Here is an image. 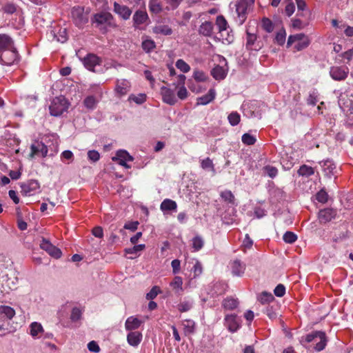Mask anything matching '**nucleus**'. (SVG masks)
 Listing matches in <instances>:
<instances>
[{
  "mask_svg": "<svg viewBox=\"0 0 353 353\" xmlns=\"http://www.w3.org/2000/svg\"><path fill=\"white\" fill-rule=\"evenodd\" d=\"M305 341L307 343H313L314 350L317 352L323 350L327 345V337L325 333L322 331H314L305 337Z\"/></svg>",
  "mask_w": 353,
  "mask_h": 353,
  "instance_id": "f257e3e1",
  "label": "nucleus"
},
{
  "mask_svg": "<svg viewBox=\"0 0 353 353\" xmlns=\"http://www.w3.org/2000/svg\"><path fill=\"white\" fill-rule=\"evenodd\" d=\"M69 103L64 97H57L53 99L49 106L50 113L52 116L59 117L67 111Z\"/></svg>",
  "mask_w": 353,
  "mask_h": 353,
  "instance_id": "f03ea898",
  "label": "nucleus"
},
{
  "mask_svg": "<svg viewBox=\"0 0 353 353\" xmlns=\"http://www.w3.org/2000/svg\"><path fill=\"white\" fill-rule=\"evenodd\" d=\"M310 43L309 37L302 33L290 35L288 37L287 47L294 44V48L296 51H301L306 48Z\"/></svg>",
  "mask_w": 353,
  "mask_h": 353,
  "instance_id": "7ed1b4c3",
  "label": "nucleus"
},
{
  "mask_svg": "<svg viewBox=\"0 0 353 353\" xmlns=\"http://www.w3.org/2000/svg\"><path fill=\"white\" fill-rule=\"evenodd\" d=\"M84 66L89 70L94 72H103L105 69L102 66V60L95 54L87 55L83 61ZM109 67L105 68L108 69Z\"/></svg>",
  "mask_w": 353,
  "mask_h": 353,
  "instance_id": "20e7f679",
  "label": "nucleus"
},
{
  "mask_svg": "<svg viewBox=\"0 0 353 353\" xmlns=\"http://www.w3.org/2000/svg\"><path fill=\"white\" fill-rule=\"evenodd\" d=\"M216 24L219 32V39L221 40L223 43H231L233 40V35L229 33L228 26L225 19L221 15L218 16Z\"/></svg>",
  "mask_w": 353,
  "mask_h": 353,
  "instance_id": "39448f33",
  "label": "nucleus"
},
{
  "mask_svg": "<svg viewBox=\"0 0 353 353\" xmlns=\"http://www.w3.org/2000/svg\"><path fill=\"white\" fill-rule=\"evenodd\" d=\"M72 19L78 27H81L88 21V13L85 12L84 8L81 6L74 7L71 11Z\"/></svg>",
  "mask_w": 353,
  "mask_h": 353,
  "instance_id": "423d86ee",
  "label": "nucleus"
},
{
  "mask_svg": "<svg viewBox=\"0 0 353 353\" xmlns=\"http://www.w3.org/2000/svg\"><path fill=\"white\" fill-rule=\"evenodd\" d=\"M253 4L249 0H238L236 3V12L240 25L243 24L246 19L248 9Z\"/></svg>",
  "mask_w": 353,
  "mask_h": 353,
  "instance_id": "0eeeda50",
  "label": "nucleus"
},
{
  "mask_svg": "<svg viewBox=\"0 0 353 353\" xmlns=\"http://www.w3.org/2000/svg\"><path fill=\"white\" fill-rule=\"evenodd\" d=\"M93 22L96 23L97 26L105 25L108 27L116 26L112 15L110 12H103L94 14Z\"/></svg>",
  "mask_w": 353,
  "mask_h": 353,
  "instance_id": "6e6552de",
  "label": "nucleus"
},
{
  "mask_svg": "<svg viewBox=\"0 0 353 353\" xmlns=\"http://www.w3.org/2000/svg\"><path fill=\"white\" fill-rule=\"evenodd\" d=\"M21 194L30 196L34 195L39 191L40 185L36 180H30L21 185Z\"/></svg>",
  "mask_w": 353,
  "mask_h": 353,
  "instance_id": "1a4fd4ad",
  "label": "nucleus"
},
{
  "mask_svg": "<svg viewBox=\"0 0 353 353\" xmlns=\"http://www.w3.org/2000/svg\"><path fill=\"white\" fill-rule=\"evenodd\" d=\"M349 74V69L346 66H332L330 69V75L334 81H343Z\"/></svg>",
  "mask_w": 353,
  "mask_h": 353,
  "instance_id": "9d476101",
  "label": "nucleus"
},
{
  "mask_svg": "<svg viewBox=\"0 0 353 353\" xmlns=\"http://www.w3.org/2000/svg\"><path fill=\"white\" fill-rule=\"evenodd\" d=\"M177 79V83H174L173 85L177 89L178 98L184 100L188 97V92L185 86L186 77L184 74H179Z\"/></svg>",
  "mask_w": 353,
  "mask_h": 353,
  "instance_id": "9b49d317",
  "label": "nucleus"
},
{
  "mask_svg": "<svg viewBox=\"0 0 353 353\" xmlns=\"http://www.w3.org/2000/svg\"><path fill=\"white\" fill-rule=\"evenodd\" d=\"M112 160L118 162L119 165L125 168H130V165L128 164V162L132 161L133 157L127 151L121 150L117 152L116 155L112 158Z\"/></svg>",
  "mask_w": 353,
  "mask_h": 353,
  "instance_id": "f8f14e48",
  "label": "nucleus"
},
{
  "mask_svg": "<svg viewBox=\"0 0 353 353\" xmlns=\"http://www.w3.org/2000/svg\"><path fill=\"white\" fill-rule=\"evenodd\" d=\"M40 248L55 259H59L61 256L62 253L61 250L53 245L49 241L45 239H43L41 241Z\"/></svg>",
  "mask_w": 353,
  "mask_h": 353,
  "instance_id": "ddd939ff",
  "label": "nucleus"
},
{
  "mask_svg": "<svg viewBox=\"0 0 353 353\" xmlns=\"http://www.w3.org/2000/svg\"><path fill=\"white\" fill-rule=\"evenodd\" d=\"M161 94L164 103L170 105H174L176 103L177 99L175 97L174 92L170 88L162 86L161 88Z\"/></svg>",
  "mask_w": 353,
  "mask_h": 353,
  "instance_id": "4468645a",
  "label": "nucleus"
},
{
  "mask_svg": "<svg viewBox=\"0 0 353 353\" xmlns=\"http://www.w3.org/2000/svg\"><path fill=\"white\" fill-rule=\"evenodd\" d=\"M17 59V52L14 48L3 52L0 56V62L2 64L10 65Z\"/></svg>",
  "mask_w": 353,
  "mask_h": 353,
  "instance_id": "2eb2a0df",
  "label": "nucleus"
},
{
  "mask_svg": "<svg viewBox=\"0 0 353 353\" xmlns=\"http://www.w3.org/2000/svg\"><path fill=\"white\" fill-rule=\"evenodd\" d=\"M31 153L30 157L33 158L35 156L45 157L48 152L47 146L42 142L36 141L31 145Z\"/></svg>",
  "mask_w": 353,
  "mask_h": 353,
  "instance_id": "dca6fc26",
  "label": "nucleus"
},
{
  "mask_svg": "<svg viewBox=\"0 0 353 353\" xmlns=\"http://www.w3.org/2000/svg\"><path fill=\"white\" fill-rule=\"evenodd\" d=\"M148 15L145 11L138 10L133 15L134 26L136 28L143 29L141 26H146L148 24Z\"/></svg>",
  "mask_w": 353,
  "mask_h": 353,
  "instance_id": "f3484780",
  "label": "nucleus"
},
{
  "mask_svg": "<svg viewBox=\"0 0 353 353\" xmlns=\"http://www.w3.org/2000/svg\"><path fill=\"white\" fill-rule=\"evenodd\" d=\"M130 83L126 79H118L116 81L114 91L119 97L125 95L130 90Z\"/></svg>",
  "mask_w": 353,
  "mask_h": 353,
  "instance_id": "a211bd4d",
  "label": "nucleus"
},
{
  "mask_svg": "<svg viewBox=\"0 0 353 353\" xmlns=\"http://www.w3.org/2000/svg\"><path fill=\"white\" fill-rule=\"evenodd\" d=\"M339 104L343 111H350L353 113V95L341 94L339 99Z\"/></svg>",
  "mask_w": 353,
  "mask_h": 353,
  "instance_id": "6ab92c4d",
  "label": "nucleus"
},
{
  "mask_svg": "<svg viewBox=\"0 0 353 353\" xmlns=\"http://www.w3.org/2000/svg\"><path fill=\"white\" fill-rule=\"evenodd\" d=\"M50 35L61 43H65L68 40L67 29L65 28L54 27L50 31Z\"/></svg>",
  "mask_w": 353,
  "mask_h": 353,
  "instance_id": "aec40b11",
  "label": "nucleus"
},
{
  "mask_svg": "<svg viewBox=\"0 0 353 353\" xmlns=\"http://www.w3.org/2000/svg\"><path fill=\"white\" fill-rule=\"evenodd\" d=\"M225 325L228 327V330L232 332H236L240 327V320L237 318L236 315H227L225 318Z\"/></svg>",
  "mask_w": 353,
  "mask_h": 353,
  "instance_id": "412c9836",
  "label": "nucleus"
},
{
  "mask_svg": "<svg viewBox=\"0 0 353 353\" xmlns=\"http://www.w3.org/2000/svg\"><path fill=\"white\" fill-rule=\"evenodd\" d=\"M114 11L124 20L128 19L132 14V11L128 7L120 5L117 2L114 3Z\"/></svg>",
  "mask_w": 353,
  "mask_h": 353,
  "instance_id": "4be33fe9",
  "label": "nucleus"
},
{
  "mask_svg": "<svg viewBox=\"0 0 353 353\" xmlns=\"http://www.w3.org/2000/svg\"><path fill=\"white\" fill-rule=\"evenodd\" d=\"M336 216V212L331 208H326L319 211V220L321 223H325L330 221Z\"/></svg>",
  "mask_w": 353,
  "mask_h": 353,
  "instance_id": "5701e85b",
  "label": "nucleus"
},
{
  "mask_svg": "<svg viewBox=\"0 0 353 353\" xmlns=\"http://www.w3.org/2000/svg\"><path fill=\"white\" fill-rule=\"evenodd\" d=\"M160 209L163 214H166L168 212H176L177 204L172 199H165L161 202Z\"/></svg>",
  "mask_w": 353,
  "mask_h": 353,
  "instance_id": "b1692460",
  "label": "nucleus"
},
{
  "mask_svg": "<svg viewBox=\"0 0 353 353\" xmlns=\"http://www.w3.org/2000/svg\"><path fill=\"white\" fill-rule=\"evenodd\" d=\"M216 97V91L214 88L210 89L208 94L197 98V105H205L212 102Z\"/></svg>",
  "mask_w": 353,
  "mask_h": 353,
  "instance_id": "393cba45",
  "label": "nucleus"
},
{
  "mask_svg": "<svg viewBox=\"0 0 353 353\" xmlns=\"http://www.w3.org/2000/svg\"><path fill=\"white\" fill-rule=\"evenodd\" d=\"M152 32L157 35L168 36L172 34V30L168 25L159 23L153 27Z\"/></svg>",
  "mask_w": 353,
  "mask_h": 353,
  "instance_id": "a878e982",
  "label": "nucleus"
},
{
  "mask_svg": "<svg viewBox=\"0 0 353 353\" xmlns=\"http://www.w3.org/2000/svg\"><path fill=\"white\" fill-rule=\"evenodd\" d=\"M232 273L234 276H241L244 274L245 265L239 260H234L231 263Z\"/></svg>",
  "mask_w": 353,
  "mask_h": 353,
  "instance_id": "bb28decb",
  "label": "nucleus"
},
{
  "mask_svg": "<svg viewBox=\"0 0 353 353\" xmlns=\"http://www.w3.org/2000/svg\"><path fill=\"white\" fill-rule=\"evenodd\" d=\"M246 47L249 50H259L261 49V46L259 44V42L256 41V36L254 34H251L248 32H247V37H246Z\"/></svg>",
  "mask_w": 353,
  "mask_h": 353,
  "instance_id": "cd10ccee",
  "label": "nucleus"
},
{
  "mask_svg": "<svg viewBox=\"0 0 353 353\" xmlns=\"http://www.w3.org/2000/svg\"><path fill=\"white\" fill-rule=\"evenodd\" d=\"M321 167L323 168V171L327 177H331L333 176L336 171V167L334 163L331 160H326L322 163Z\"/></svg>",
  "mask_w": 353,
  "mask_h": 353,
  "instance_id": "c85d7f7f",
  "label": "nucleus"
},
{
  "mask_svg": "<svg viewBox=\"0 0 353 353\" xmlns=\"http://www.w3.org/2000/svg\"><path fill=\"white\" fill-rule=\"evenodd\" d=\"M14 48L13 41L7 34H0V51H7Z\"/></svg>",
  "mask_w": 353,
  "mask_h": 353,
  "instance_id": "c756f323",
  "label": "nucleus"
},
{
  "mask_svg": "<svg viewBox=\"0 0 353 353\" xmlns=\"http://www.w3.org/2000/svg\"><path fill=\"white\" fill-rule=\"evenodd\" d=\"M44 332L43 327L40 323L32 322L30 325V334L34 339L39 338Z\"/></svg>",
  "mask_w": 353,
  "mask_h": 353,
  "instance_id": "7c9ffc66",
  "label": "nucleus"
},
{
  "mask_svg": "<svg viewBox=\"0 0 353 353\" xmlns=\"http://www.w3.org/2000/svg\"><path fill=\"white\" fill-rule=\"evenodd\" d=\"M142 334L139 332H131L127 336L128 343L134 347L137 346L141 341Z\"/></svg>",
  "mask_w": 353,
  "mask_h": 353,
  "instance_id": "2f4dec72",
  "label": "nucleus"
},
{
  "mask_svg": "<svg viewBox=\"0 0 353 353\" xmlns=\"http://www.w3.org/2000/svg\"><path fill=\"white\" fill-rule=\"evenodd\" d=\"M141 323L138 318L130 316L125 321V327L127 330H136L140 327Z\"/></svg>",
  "mask_w": 353,
  "mask_h": 353,
  "instance_id": "473e14b6",
  "label": "nucleus"
},
{
  "mask_svg": "<svg viewBox=\"0 0 353 353\" xmlns=\"http://www.w3.org/2000/svg\"><path fill=\"white\" fill-rule=\"evenodd\" d=\"M212 77L216 80L225 79L227 74V70L222 66L216 65L211 71Z\"/></svg>",
  "mask_w": 353,
  "mask_h": 353,
  "instance_id": "72a5a7b5",
  "label": "nucleus"
},
{
  "mask_svg": "<svg viewBox=\"0 0 353 353\" xmlns=\"http://www.w3.org/2000/svg\"><path fill=\"white\" fill-rule=\"evenodd\" d=\"M193 305V301L190 299H184L176 306L177 310L181 312H185L189 311Z\"/></svg>",
  "mask_w": 353,
  "mask_h": 353,
  "instance_id": "f704fd0d",
  "label": "nucleus"
},
{
  "mask_svg": "<svg viewBox=\"0 0 353 353\" xmlns=\"http://www.w3.org/2000/svg\"><path fill=\"white\" fill-rule=\"evenodd\" d=\"M170 285L176 293L183 292V279L181 276H176Z\"/></svg>",
  "mask_w": 353,
  "mask_h": 353,
  "instance_id": "c9c22d12",
  "label": "nucleus"
},
{
  "mask_svg": "<svg viewBox=\"0 0 353 353\" xmlns=\"http://www.w3.org/2000/svg\"><path fill=\"white\" fill-rule=\"evenodd\" d=\"M0 314L6 316L8 319H12L15 315V310L8 305L0 306Z\"/></svg>",
  "mask_w": 353,
  "mask_h": 353,
  "instance_id": "e433bc0d",
  "label": "nucleus"
},
{
  "mask_svg": "<svg viewBox=\"0 0 353 353\" xmlns=\"http://www.w3.org/2000/svg\"><path fill=\"white\" fill-rule=\"evenodd\" d=\"M192 77L196 83H204L209 79L208 75L199 70H194Z\"/></svg>",
  "mask_w": 353,
  "mask_h": 353,
  "instance_id": "4c0bfd02",
  "label": "nucleus"
},
{
  "mask_svg": "<svg viewBox=\"0 0 353 353\" xmlns=\"http://www.w3.org/2000/svg\"><path fill=\"white\" fill-rule=\"evenodd\" d=\"M150 11L154 14H159L162 11V5L160 0H150Z\"/></svg>",
  "mask_w": 353,
  "mask_h": 353,
  "instance_id": "58836bf2",
  "label": "nucleus"
},
{
  "mask_svg": "<svg viewBox=\"0 0 353 353\" xmlns=\"http://www.w3.org/2000/svg\"><path fill=\"white\" fill-rule=\"evenodd\" d=\"M213 30V24L211 22L205 21L199 28V32L205 36L211 34Z\"/></svg>",
  "mask_w": 353,
  "mask_h": 353,
  "instance_id": "ea45409f",
  "label": "nucleus"
},
{
  "mask_svg": "<svg viewBox=\"0 0 353 353\" xmlns=\"http://www.w3.org/2000/svg\"><path fill=\"white\" fill-rule=\"evenodd\" d=\"M183 330L185 334H190L194 332L195 323L190 319L183 321Z\"/></svg>",
  "mask_w": 353,
  "mask_h": 353,
  "instance_id": "a19ab883",
  "label": "nucleus"
},
{
  "mask_svg": "<svg viewBox=\"0 0 353 353\" xmlns=\"http://www.w3.org/2000/svg\"><path fill=\"white\" fill-rule=\"evenodd\" d=\"M223 306L228 310H233L238 305V301L234 298H227L223 300Z\"/></svg>",
  "mask_w": 353,
  "mask_h": 353,
  "instance_id": "79ce46f5",
  "label": "nucleus"
},
{
  "mask_svg": "<svg viewBox=\"0 0 353 353\" xmlns=\"http://www.w3.org/2000/svg\"><path fill=\"white\" fill-rule=\"evenodd\" d=\"M129 101H134L137 104H142L146 101V95L143 93L138 94H130L128 97Z\"/></svg>",
  "mask_w": 353,
  "mask_h": 353,
  "instance_id": "37998d69",
  "label": "nucleus"
},
{
  "mask_svg": "<svg viewBox=\"0 0 353 353\" xmlns=\"http://www.w3.org/2000/svg\"><path fill=\"white\" fill-rule=\"evenodd\" d=\"M98 101L94 96H88L83 101L84 105L90 110H93L95 108Z\"/></svg>",
  "mask_w": 353,
  "mask_h": 353,
  "instance_id": "c03bdc74",
  "label": "nucleus"
},
{
  "mask_svg": "<svg viewBox=\"0 0 353 353\" xmlns=\"http://www.w3.org/2000/svg\"><path fill=\"white\" fill-rule=\"evenodd\" d=\"M228 119L232 126H236L241 121V116L237 112H232L228 115Z\"/></svg>",
  "mask_w": 353,
  "mask_h": 353,
  "instance_id": "a18cd8bd",
  "label": "nucleus"
},
{
  "mask_svg": "<svg viewBox=\"0 0 353 353\" xmlns=\"http://www.w3.org/2000/svg\"><path fill=\"white\" fill-rule=\"evenodd\" d=\"M192 245L194 251L196 252L203 248L204 241L201 236H196L192 239Z\"/></svg>",
  "mask_w": 353,
  "mask_h": 353,
  "instance_id": "49530a36",
  "label": "nucleus"
},
{
  "mask_svg": "<svg viewBox=\"0 0 353 353\" xmlns=\"http://www.w3.org/2000/svg\"><path fill=\"white\" fill-rule=\"evenodd\" d=\"M145 248V245L144 244H139L134 245L132 248L125 249V252L127 254L137 255V254L143 250Z\"/></svg>",
  "mask_w": 353,
  "mask_h": 353,
  "instance_id": "de8ad7c7",
  "label": "nucleus"
},
{
  "mask_svg": "<svg viewBox=\"0 0 353 353\" xmlns=\"http://www.w3.org/2000/svg\"><path fill=\"white\" fill-rule=\"evenodd\" d=\"M155 46L154 41L150 39H145L142 41V48L146 52H151Z\"/></svg>",
  "mask_w": 353,
  "mask_h": 353,
  "instance_id": "09e8293b",
  "label": "nucleus"
},
{
  "mask_svg": "<svg viewBox=\"0 0 353 353\" xmlns=\"http://www.w3.org/2000/svg\"><path fill=\"white\" fill-rule=\"evenodd\" d=\"M286 39V32L284 29L280 30L279 32H276V34L275 36V42L282 46L285 43Z\"/></svg>",
  "mask_w": 353,
  "mask_h": 353,
  "instance_id": "8fccbe9b",
  "label": "nucleus"
},
{
  "mask_svg": "<svg viewBox=\"0 0 353 353\" xmlns=\"http://www.w3.org/2000/svg\"><path fill=\"white\" fill-rule=\"evenodd\" d=\"M314 169L312 167L306 165L301 166L298 170L299 174L301 176H311L314 174Z\"/></svg>",
  "mask_w": 353,
  "mask_h": 353,
  "instance_id": "3c124183",
  "label": "nucleus"
},
{
  "mask_svg": "<svg viewBox=\"0 0 353 353\" xmlns=\"http://www.w3.org/2000/svg\"><path fill=\"white\" fill-rule=\"evenodd\" d=\"M83 310L81 308L75 307L72 310L71 315H70V319L72 321H79L82 315Z\"/></svg>",
  "mask_w": 353,
  "mask_h": 353,
  "instance_id": "603ef678",
  "label": "nucleus"
},
{
  "mask_svg": "<svg viewBox=\"0 0 353 353\" xmlns=\"http://www.w3.org/2000/svg\"><path fill=\"white\" fill-rule=\"evenodd\" d=\"M176 67L184 73L188 72L190 70V65L183 59H179L176 61Z\"/></svg>",
  "mask_w": 353,
  "mask_h": 353,
  "instance_id": "864d4df0",
  "label": "nucleus"
},
{
  "mask_svg": "<svg viewBox=\"0 0 353 353\" xmlns=\"http://www.w3.org/2000/svg\"><path fill=\"white\" fill-rule=\"evenodd\" d=\"M263 172L270 178H274L278 174L276 168L272 165H266L263 168Z\"/></svg>",
  "mask_w": 353,
  "mask_h": 353,
  "instance_id": "5fc2aeb1",
  "label": "nucleus"
},
{
  "mask_svg": "<svg viewBox=\"0 0 353 353\" xmlns=\"http://www.w3.org/2000/svg\"><path fill=\"white\" fill-rule=\"evenodd\" d=\"M274 300V296L271 293H268L266 292H264L261 294V295L259 296V301L263 303H268Z\"/></svg>",
  "mask_w": 353,
  "mask_h": 353,
  "instance_id": "6e6d98bb",
  "label": "nucleus"
},
{
  "mask_svg": "<svg viewBox=\"0 0 353 353\" xmlns=\"http://www.w3.org/2000/svg\"><path fill=\"white\" fill-rule=\"evenodd\" d=\"M221 198L226 202L229 203H234V196L231 191L225 190L221 192Z\"/></svg>",
  "mask_w": 353,
  "mask_h": 353,
  "instance_id": "4d7b16f0",
  "label": "nucleus"
},
{
  "mask_svg": "<svg viewBox=\"0 0 353 353\" xmlns=\"http://www.w3.org/2000/svg\"><path fill=\"white\" fill-rule=\"evenodd\" d=\"M283 241L287 243H293L297 239V236L292 232H286L283 236Z\"/></svg>",
  "mask_w": 353,
  "mask_h": 353,
  "instance_id": "13d9d810",
  "label": "nucleus"
},
{
  "mask_svg": "<svg viewBox=\"0 0 353 353\" xmlns=\"http://www.w3.org/2000/svg\"><path fill=\"white\" fill-rule=\"evenodd\" d=\"M241 140L244 144L248 145H253L256 142V138L250 133L244 134L242 136Z\"/></svg>",
  "mask_w": 353,
  "mask_h": 353,
  "instance_id": "bf43d9fd",
  "label": "nucleus"
},
{
  "mask_svg": "<svg viewBox=\"0 0 353 353\" xmlns=\"http://www.w3.org/2000/svg\"><path fill=\"white\" fill-rule=\"evenodd\" d=\"M160 293H161V291L160 288L158 286H154L150 290V291L148 293H147L146 299L148 300H153Z\"/></svg>",
  "mask_w": 353,
  "mask_h": 353,
  "instance_id": "052dcab7",
  "label": "nucleus"
},
{
  "mask_svg": "<svg viewBox=\"0 0 353 353\" xmlns=\"http://www.w3.org/2000/svg\"><path fill=\"white\" fill-rule=\"evenodd\" d=\"M295 10V6L292 0H286L285 12L288 17H290Z\"/></svg>",
  "mask_w": 353,
  "mask_h": 353,
  "instance_id": "680f3d73",
  "label": "nucleus"
},
{
  "mask_svg": "<svg viewBox=\"0 0 353 353\" xmlns=\"http://www.w3.org/2000/svg\"><path fill=\"white\" fill-rule=\"evenodd\" d=\"M199 83H192L190 85H189V88L190 90L195 93H200L203 92V90H206V86H201L198 84Z\"/></svg>",
  "mask_w": 353,
  "mask_h": 353,
  "instance_id": "e2e57ef3",
  "label": "nucleus"
},
{
  "mask_svg": "<svg viewBox=\"0 0 353 353\" xmlns=\"http://www.w3.org/2000/svg\"><path fill=\"white\" fill-rule=\"evenodd\" d=\"M201 166L203 169H211L214 170V165L212 161L210 158L203 159L201 162Z\"/></svg>",
  "mask_w": 353,
  "mask_h": 353,
  "instance_id": "0e129e2a",
  "label": "nucleus"
},
{
  "mask_svg": "<svg viewBox=\"0 0 353 353\" xmlns=\"http://www.w3.org/2000/svg\"><path fill=\"white\" fill-rule=\"evenodd\" d=\"M262 26L264 30H265L268 32H271L274 29L272 21L267 18L263 19Z\"/></svg>",
  "mask_w": 353,
  "mask_h": 353,
  "instance_id": "69168bd1",
  "label": "nucleus"
},
{
  "mask_svg": "<svg viewBox=\"0 0 353 353\" xmlns=\"http://www.w3.org/2000/svg\"><path fill=\"white\" fill-rule=\"evenodd\" d=\"M88 157L89 160L96 162L99 160L100 159V154L97 150H90L88 152Z\"/></svg>",
  "mask_w": 353,
  "mask_h": 353,
  "instance_id": "338daca9",
  "label": "nucleus"
},
{
  "mask_svg": "<svg viewBox=\"0 0 353 353\" xmlns=\"http://www.w3.org/2000/svg\"><path fill=\"white\" fill-rule=\"evenodd\" d=\"M327 196H328L327 194L325 191L321 190L316 194V198L318 201H319L322 203H324L327 202Z\"/></svg>",
  "mask_w": 353,
  "mask_h": 353,
  "instance_id": "774afa93",
  "label": "nucleus"
}]
</instances>
